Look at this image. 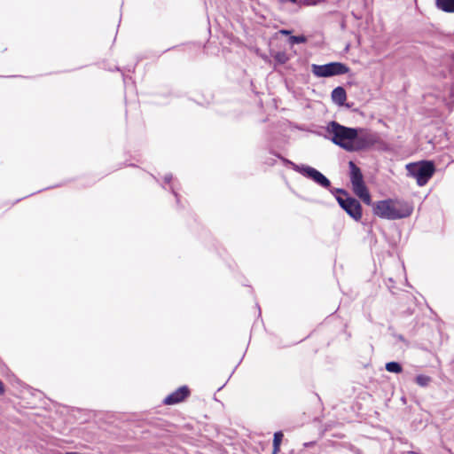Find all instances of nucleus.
<instances>
[{
    "instance_id": "obj_2",
    "label": "nucleus",
    "mask_w": 454,
    "mask_h": 454,
    "mask_svg": "<svg viewBox=\"0 0 454 454\" xmlns=\"http://www.w3.org/2000/svg\"><path fill=\"white\" fill-rule=\"evenodd\" d=\"M372 211L380 218L397 220L409 217L413 212V207L405 200L387 199L374 202Z\"/></svg>"
},
{
    "instance_id": "obj_11",
    "label": "nucleus",
    "mask_w": 454,
    "mask_h": 454,
    "mask_svg": "<svg viewBox=\"0 0 454 454\" xmlns=\"http://www.w3.org/2000/svg\"><path fill=\"white\" fill-rule=\"evenodd\" d=\"M436 5L440 10L454 12V0H436Z\"/></svg>"
},
{
    "instance_id": "obj_4",
    "label": "nucleus",
    "mask_w": 454,
    "mask_h": 454,
    "mask_svg": "<svg viewBox=\"0 0 454 454\" xmlns=\"http://www.w3.org/2000/svg\"><path fill=\"white\" fill-rule=\"evenodd\" d=\"M285 162L286 165L291 166L294 171L312 180L319 186L326 189L331 186L330 180L317 169L308 165H298L288 160H286Z\"/></svg>"
},
{
    "instance_id": "obj_7",
    "label": "nucleus",
    "mask_w": 454,
    "mask_h": 454,
    "mask_svg": "<svg viewBox=\"0 0 454 454\" xmlns=\"http://www.w3.org/2000/svg\"><path fill=\"white\" fill-rule=\"evenodd\" d=\"M189 389L187 387H180L173 393L169 394L164 399V403L167 405L176 404L184 401L189 395Z\"/></svg>"
},
{
    "instance_id": "obj_3",
    "label": "nucleus",
    "mask_w": 454,
    "mask_h": 454,
    "mask_svg": "<svg viewBox=\"0 0 454 454\" xmlns=\"http://www.w3.org/2000/svg\"><path fill=\"white\" fill-rule=\"evenodd\" d=\"M408 174L416 179L419 186H424L433 176L435 168L432 161L423 160L406 166Z\"/></svg>"
},
{
    "instance_id": "obj_12",
    "label": "nucleus",
    "mask_w": 454,
    "mask_h": 454,
    "mask_svg": "<svg viewBox=\"0 0 454 454\" xmlns=\"http://www.w3.org/2000/svg\"><path fill=\"white\" fill-rule=\"evenodd\" d=\"M272 57L274 58V60L280 65L286 64L289 60V56L285 51L275 52L272 54Z\"/></svg>"
},
{
    "instance_id": "obj_16",
    "label": "nucleus",
    "mask_w": 454,
    "mask_h": 454,
    "mask_svg": "<svg viewBox=\"0 0 454 454\" xmlns=\"http://www.w3.org/2000/svg\"><path fill=\"white\" fill-rule=\"evenodd\" d=\"M306 41V38L304 36H296L293 35L289 38V42L291 44H296V43H301Z\"/></svg>"
},
{
    "instance_id": "obj_13",
    "label": "nucleus",
    "mask_w": 454,
    "mask_h": 454,
    "mask_svg": "<svg viewBox=\"0 0 454 454\" xmlns=\"http://www.w3.org/2000/svg\"><path fill=\"white\" fill-rule=\"evenodd\" d=\"M386 370L389 372L400 373L402 366L396 362H389L386 364Z\"/></svg>"
},
{
    "instance_id": "obj_8",
    "label": "nucleus",
    "mask_w": 454,
    "mask_h": 454,
    "mask_svg": "<svg viewBox=\"0 0 454 454\" xmlns=\"http://www.w3.org/2000/svg\"><path fill=\"white\" fill-rule=\"evenodd\" d=\"M354 193L361 199L366 205H372V199L371 195L368 192V189L365 185V184H356L352 186Z\"/></svg>"
},
{
    "instance_id": "obj_6",
    "label": "nucleus",
    "mask_w": 454,
    "mask_h": 454,
    "mask_svg": "<svg viewBox=\"0 0 454 454\" xmlns=\"http://www.w3.org/2000/svg\"><path fill=\"white\" fill-rule=\"evenodd\" d=\"M339 192L342 194L336 198L339 205L354 220H360L362 217V207L359 201L348 196L347 192L342 190H339Z\"/></svg>"
},
{
    "instance_id": "obj_10",
    "label": "nucleus",
    "mask_w": 454,
    "mask_h": 454,
    "mask_svg": "<svg viewBox=\"0 0 454 454\" xmlns=\"http://www.w3.org/2000/svg\"><path fill=\"white\" fill-rule=\"evenodd\" d=\"M332 99L333 101L337 104L338 106H343L346 98L347 94L345 90L342 87H337L332 91Z\"/></svg>"
},
{
    "instance_id": "obj_15",
    "label": "nucleus",
    "mask_w": 454,
    "mask_h": 454,
    "mask_svg": "<svg viewBox=\"0 0 454 454\" xmlns=\"http://www.w3.org/2000/svg\"><path fill=\"white\" fill-rule=\"evenodd\" d=\"M283 436L284 435H283V433L281 431L276 432L274 434L273 447H276V449H279L280 448V444H281Z\"/></svg>"
},
{
    "instance_id": "obj_17",
    "label": "nucleus",
    "mask_w": 454,
    "mask_h": 454,
    "mask_svg": "<svg viewBox=\"0 0 454 454\" xmlns=\"http://www.w3.org/2000/svg\"><path fill=\"white\" fill-rule=\"evenodd\" d=\"M301 3H302L303 4H306V5H314V4H317L320 2H322L323 0H300Z\"/></svg>"
},
{
    "instance_id": "obj_1",
    "label": "nucleus",
    "mask_w": 454,
    "mask_h": 454,
    "mask_svg": "<svg viewBox=\"0 0 454 454\" xmlns=\"http://www.w3.org/2000/svg\"><path fill=\"white\" fill-rule=\"evenodd\" d=\"M333 144L348 152L365 149L376 142L375 135L364 128H348L337 121H330L326 127Z\"/></svg>"
},
{
    "instance_id": "obj_18",
    "label": "nucleus",
    "mask_w": 454,
    "mask_h": 454,
    "mask_svg": "<svg viewBox=\"0 0 454 454\" xmlns=\"http://www.w3.org/2000/svg\"><path fill=\"white\" fill-rule=\"evenodd\" d=\"M164 180L166 183H169L171 180H172V175L171 174H168L164 176Z\"/></svg>"
},
{
    "instance_id": "obj_19",
    "label": "nucleus",
    "mask_w": 454,
    "mask_h": 454,
    "mask_svg": "<svg viewBox=\"0 0 454 454\" xmlns=\"http://www.w3.org/2000/svg\"><path fill=\"white\" fill-rule=\"evenodd\" d=\"M4 393V387L3 382L0 380V395H3Z\"/></svg>"
},
{
    "instance_id": "obj_5",
    "label": "nucleus",
    "mask_w": 454,
    "mask_h": 454,
    "mask_svg": "<svg viewBox=\"0 0 454 454\" xmlns=\"http://www.w3.org/2000/svg\"><path fill=\"white\" fill-rule=\"evenodd\" d=\"M311 71L317 77H331L348 73V67L340 62H331L325 65L313 64Z\"/></svg>"
},
{
    "instance_id": "obj_14",
    "label": "nucleus",
    "mask_w": 454,
    "mask_h": 454,
    "mask_svg": "<svg viewBox=\"0 0 454 454\" xmlns=\"http://www.w3.org/2000/svg\"><path fill=\"white\" fill-rule=\"evenodd\" d=\"M415 380L420 387H427L430 383L431 379L427 375H418Z\"/></svg>"
},
{
    "instance_id": "obj_21",
    "label": "nucleus",
    "mask_w": 454,
    "mask_h": 454,
    "mask_svg": "<svg viewBox=\"0 0 454 454\" xmlns=\"http://www.w3.org/2000/svg\"><path fill=\"white\" fill-rule=\"evenodd\" d=\"M281 33H283V34H285V35H287V34H289V31H287V30H282V31H281Z\"/></svg>"
},
{
    "instance_id": "obj_20",
    "label": "nucleus",
    "mask_w": 454,
    "mask_h": 454,
    "mask_svg": "<svg viewBox=\"0 0 454 454\" xmlns=\"http://www.w3.org/2000/svg\"><path fill=\"white\" fill-rule=\"evenodd\" d=\"M280 450L279 449H276V447H273V454H277Z\"/></svg>"
},
{
    "instance_id": "obj_9",
    "label": "nucleus",
    "mask_w": 454,
    "mask_h": 454,
    "mask_svg": "<svg viewBox=\"0 0 454 454\" xmlns=\"http://www.w3.org/2000/svg\"><path fill=\"white\" fill-rule=\"evenodd\" d=\"M348 167L350 170V182L352 186L364 184V176L361 169L353 161L348 162Z\"/></svg>"
}]
</instances>
